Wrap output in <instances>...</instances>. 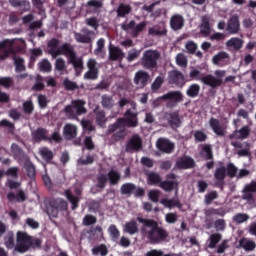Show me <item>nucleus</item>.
I'll use <instances>...</instances> for the list:
<instances>
[{
	"label": "nucleus",
	"instance_id": "3",
	"mask_svg": "<svg viewBox=\"0 0 256 256\" xmlns=\"http://www.w3.org/2000/svg\"><path fill=\"white\" fill-rule=\"evenodd\" d=\"M59 43H61V41L57 38H52L47 42L48 54L51 55L52 59H57L59 55H64L70 60L71 57L77 55V52H75V48L71 43L66 42L61 46H59Z\"/></svg>",
	"mask_w": 256,
	"mask_h": 256
},
{
	"label": "nucleus",
	"instance_id": "40",
	"mask_svg": "<svg viewBox=\"0 0 256 256\" xmlns=\"http://www.w3.org/2000/svg\"><path fill=\"white\" fill-rule=\"evenodd\" d=\"M39 155L42 157L43 161L46 163H51L55 157V153L47 147H42L39 149Z\"/></svg>",
	"mask_w": 256,
	"mask_h": 256
},
{
	"label": "nucleus",
	"instance_id": "55",
	"mask_svg": "<svg viewBox=\"0 0 256 256\" xmlns=\"http://www.w3.org/2000/svg\"><path fill=\"white\" fill-rule=\"evenodd\" d=\"M135 191V184L133 183H124L120 188L121 195H133Z\"/></svg>",
	"mask_w": 256,
	"mask_h": 256
},
{
	"label": "nucleus",
	"instance_id": "42",
	"mask_svg": "<svg viewBox=\"0 0 256 256\" xmlns=\"http://www.w3.org/2000/svg\"><path fill=\"white\" fill-rule=\"evenodd\" d=\"M200 155L204 161H213V148L211 147V145H203Z\"/></svg>",
	"mask_w": 256,
	"mask_h": 256
},
{
	"label": "nucleus",
	"instance_id": "36",
	"mask_svg": "<svg viewBox=\"0 0 256 256\" xmlns=\"http://www.w3.org/2000/svg\"><path fill=\"white\" fill-rule=\"evenodd\" d=\"M160 189L165 191L166 193H171L173 189H179V182L177 181H171V180H162L159 185Z\"/></svg>",
	"mask_w": 256,
	"mask_h": 256
},
{
	"label": "nucleus",
	"instance_id": "28",
	"mask_svg": "<svg viewBox=\"0 0 256 256\" xmlns=\"http://www.w3.org/2000/svg\"><path fill=\"white\" fill-rule=\"evenodd\" d=\"M11 7L20 9L21 13H27L31 11V2L27 0H9Z\"/></svg>",
	"mask_w": 256,
	"mask_h": 256
},
{
	"label": "nucleus",
	"instance_id": "52",
	"mask_svg": "<svg viewBox=\"0 0 256 256\" xmlns=\"http://www.w3.org/2000/svg\"><path fill=\"white\" fill-rule=\"evenodd\" d=\"M108 233L112 241H117L121 237V231H119V228L115 224L109 226Z\"/></svg>",
	"mask_w": 256,
	"mask_h": 256
},
{
	"label": "nucleus",
	"instance_id": "43",
	"mask_svg": "<svg viewBox=\"0 0 256 256\" xmlns=\"http://www.w3.org/2000/svg\"><path fill=\"white\" fill-rule=\"evenodd\" d=\"M101 105L103 109H113L115 107V100H113V96L103 94L101 96Z\"/></svg>",
	"mask_w": 256,
	"mask_h": 256
},
{
	"label": "nucleus",
	"instance_id": "11",
	"mask_svg": "<svg viewBox=\"0 0 256 256\" xmlns=\"http://www.w3.org/2000/svg\"><path fill=\"white\" fill-rule=\"evenodd\" d=\"M93 37H95V31L88 28H82L81 32L74 33V39L76 43H82L83 45H91L93 43Z\"/></svg>",
	"mask_w": 256,
	"mask_h": 256
},
{
	"label": "nucleus",
	"instance_id": "9",
	"mask_svg": "<svg viewBox=\"0 0 256 256\" xmlns=\"http://www.w3.org/2000/svg\"><path fill=\"white\" fill-rule=\"evenodd\" d=\"M184 99L183 92L176 90V91H169L168 93L159 96L156 100L157 101H168L166 103V107L168 109H173V107H177L179 103H182Z\"/></svg>",
	"mask_w": 256,
	"mask_h": 256
},
{
	"label": "nucleus",
	"instance_id": "30",
	"mask_svg": "<svg viewBox=\"0 0 256 256\" xmlns=\"http://www.w3.org/2000/svg\"><path fill=\"white\" fill-rule=\"evenodd\" d=\"M64 195L71 204V210L76 211V209H79V203L81 202V198L79 196H75L71 189L64 190Z\"/></svg>",
	"mask_w": 256,
	"mask_h": 256
},
{
	"label": "nucleus",
	"instance_id": "62",
	"mask_svg": "<svg viewBox=\"0 0 256 256\" xmlns=\"http://www.w3.org/2000/svg\"><path fill=\"white\" fill-rule=\"evenodd\" d=\"M14 85L15 82L13 81V77H0V87L11 89Z\"/></svg>",
	"mask_w": 256,
	"mask_h": 256
},
{
	"label": "nucleus",
	"instance_id": "7",
	"mask_svg": "<svg viewBox=\"0 0 256 256\" xmlns=\"http://www.w3.org/2000/svg\"><path fill=\"white\" fill-rule=\"evenodd\" d=\"M131 108L124 112V117L119 118V121L126 125V127L135 128L139 127V112L137 111V103L131 102Z\"/></svg>",
	"mask_w": 256,
	"mask_h": 256
},
{
	"label": "nucleus",
	"instance_id": "48",
	"mask_svg": "<svg viewBox=\"0 0 256 256\" xmlns=\"http://www.w3.org/2000/svg\"><path fill=\"white\" fill-rule=\"evenodd\" d=\"M108 253H109V249L105 244H100L92 248V255L107 256Z\"/></svg>",
	"mask_w": 256,
	"mask_h": 256
},
{
	"label": "nucleus",
	"instance_id": "35",
	"mask_svg": "<svg viewBox=\"0 0 256 256\" xmlns=\"http://www.w3.org/2000/svg\"><path fill=\"white\" fill-rule=\"evenodd\" d=\"M223 235L221 233H214L209 236L206 241V246L208 249H215L219 243H221Z\"/></svg>",
	"mask_w": 256,
	"mask_h": 256
},
{
	"label": "nucleus",
	"instance_id": "37",
	"mask_svg": "<svg viewBox=\"0 0 256 256\" xmlns=\"http://www.w3.org/2000/svg\"><path fill=\"white\" fill-rule=\"evenodd\" d=\"M7 199L10 201V203H13V201H17V203H21L23 201H27V196L25 195V191L19 190L18 193L9 192L7 194Z\"/></svg>",
	"mask_w": 256,
	"mask_h": 256
},
{
	"label": "nucleus",
	"instance_id": "22",
	"mask_svg": "<svg viewBox=\"0 0 256 256\" xmlns=\"http://www.w3.org/2000/svg\"><path fill=\"white\" fill-rule=\"evenodd\" d=\"M226 31L230 33V35H237V33L241 31V23L239 22L238 15H233L229 18Z\"/></svg>",
	"mask_w": 256,
	"mask_h": 256
},
{
	"label": "nucleus",
	"instance_id": "56",
	"mask_svg": "<svg viewBox=\"0 0 256 256\" xmlns=\"http://www.w3.org/2000/svg\"><path fill=\"white\" fill-rule=\"evenodd\" d=\"M238 135V139H247L251 135V128L249 126H244L240 130L234 131V135Z\"/></svg>",
	"mask_w": 256,
	"mask_h": 256
},
{
	"label": "nucleus",
	"instance_id": "29",
	"mask_svg": "<svg viewBox=\"0 0 256 256\" xmlns=\"http://www.w3.org/2000/svg\"><path fill=\"white\" fill-rule=\"evenodd\" d=\"M63 135L66 141H71L77 137V126L71 123H67L63 127Z\"/></svg>",
	"mask_w": 256,
	"mask_h": 256
},
{
	"label": "nucleus",
	"instance_id": "20",
	"mask_svg": "<svg viewBox=\"0 0 256 256\" xmlns=\"http://www.w3.org/2000/svg\"><path fill=\"white\" fill-rule=\"evenodd\" d=\"M156 147L159 149V151L168 155L175 151V144L170 142L167 138H159L156 143Z\"/></svg>",
	"mask_w": 256,
	"mask_h": 256
},
{
	"label": "nucleus",
	"instance_id": "44",
	"mask_svg": "<svg viewBox=\"0 0 256 256\" xmlns=\"http://www.w3.org/2000/svg\"><path fill=\"white\" fill-rule=\"evenodd\" d=\"M24 168L26 169L27 177H29V179H35L37 170L35 168V164H33L31 160H26L24 162Z\"/></svg>",
	"mask_w": 256,
	"mask_h": 256
},
{
	"label": "nucleus",
	"instance_id": "53",
	"mask_svg": "<svg viewBox=\"0 0 256 256\" xmlns=\"http://www.w3.org/2000/svg\"><path fill=\"white\" fill-rule=\"evenodd\" d=\"M200 27H201V33H204L206 35H209V33H211V24H210L209 16L202 17V22Z\"/></svg>",
	"mask_w": 256,
	"mask_h": 256
},
{
	"label": "nucleus",
	"instance_id": "8",
	"mask_svg": "<svg viewBox=\"0 0 256 256\" xmlns=\"http://www.w3.org/2000/svg\"><path fill=\"white\" fill-rule=\"evenodd\" d=\"M161 59V53L157 50H146L143 52L142 58H141V65L144 69H147L148 71H154V69H157V61Z\"/></svg>",
	"mask_w": 256,
	"mask_h": 256
},
{
	"label": "nucleus",
	"instance_id": "50",
	"mask_svg": "<svg viewBox=\"0 0 256 256\" xmlns=\"http://www.w3.org/2000/svg\"><path fill=\"white\" fill-rule=\"evenodd\" d=\"M45 89V78L41 75L36 76V82L32 86V91H43Z\"/></svg>",
	"mask_w": 256,
	"mask_h": 256
},
{
	"label": "nucleus",
	"instance_id": "54",
	"mask_svg": "<svg viewBox=\"0 0 256 256\" xmlns=\"http://www.w3.org/2000/svg\"><path fill=\"white\" fill-rule=\"evenodd\" d=\"M215 199H219V193L216 190L209 191L204 196V204L211 205Z\"/></svg>",
	"mask_w": 256,
	"mask_h": 256
},
{
	"label": "nucleus",
	"instance_id": "45",
	"mask_svg": "<svg viewBox=\"0 0 256 256\" xmlns=\"http://www.w3.org/2000/svg\"><path fill=\"white\" fill-rule=\"evenodd\" d=\"M201 91V86L199 84H191L186 90L187 97L191 99H195V97H199V93Z\"/></svg>",
	"mask_w": 256,
	"mask_h": 256
},
{
	"label": "nucleus",
	"instance_id": "2",
	"mask_svg": "<svg viewBox=\"0 0 256 256\" xmlns=\"http://www.w3.org/2000/svg\"><path fill=\"white\" fill-rule=\"evenodd\" d=\"M4 245L6 249H14L16 253H27L31 246L33 245V241L31 240V236L24 231H18L16 233V244H15V232L8 231L4 236Z\"/></svg>",
	"mask_w": 256,
	"mask_h": 256
},
{
	"label": "nucleus",
	"instance_id": "46",
	"mask_svg": "<svg viewBox=\"0 0 256 256\" xmlns=\"http://www.w3.org/2000/svg\"><path fill=\"white\" fill-rule=\"evenodd\" d=\"M204 215L206 217H213V215H217L218 217H225L226 212L223 208H208L204 211Z\"/></svg>",
	"mask_w": 256,
	"mask_h": 256
},
{
	"label": "nucleus",
	"instance_id": "34",
	"mask_svg": "<svg viewBox=\"0 0 256 256\" xmlns=\"http://www.w3.org/2000/svg\"><path fill=\"white\" fill-rule=\"evenodd\" d=\"M168 124L170 125L171 129H179V127H181L179 111L168 113Z\"/></svg>",
	"mask_w": 256,
	"mask_h": 256
},
{
	"label": "nucleus",
	"instance_id": "10",
	"mask_svg": "<svg viewBox=\"0 0 256 256\" xmlns=\"http://www.w3.org/2000/svg\"><path fill=\"white\" fill-rule=\"evenodd\" d=\"M146 27H147V23L145 21L137 24L135 20H132L128 24L127 23L121 24V30L131 31V37H133V39H137V37H139V35H141L143 31H145Z\"/></svg>",
	"mask_w": 256,
	"mask_h": 256
},
{
	"label": "nucleus",
	"instance_id": "63",
	"mask_svg": "<svg viewBox=\"0 0 256 256\" xmlns=\"http://www.w3.org/2000/svg\"><path fill=\"white\" fill-rule=\"evenodd\" d=\"M63 87L66 91H76V89H79V85H77L76 82L69 80V78L64 79Z\"/></svg>",
	"mask_w": 256,
	"mask_h": 256
},
{
	"label": "nucleus",
	"instance_id": "64",
	"mask_svg": "<svg viewBox=\"0 0 256 256\" xmlns=\"http://www.w3.org/2000/svg\"><path fill=\"white\" fill-rule=\"evenodd\" d=\"M32 5L37 9L38 15H45V7H43L44 2L42 0H32Z\"/></svg>",
	"mask_w": 256,
	"mask_h": 256
},
{
	"label": "nucleus",
	"instance_id": "58",
	"mask_svg": "<svg viewBox=\"0 0 256 256\" xmlns=\"http://www.w3.org/2000/svg\"><path fill=\"white\" fill-rule=\"evenodd\" d=\"M125 137H127V131L125 130V128H122L111 136L110 141L111 143H117L121 141V139H125Z\"/></svg>",
	"mask_w": 256,
	"mask_h": 256
},
{
	"label": "nucleus",
	"instance_id": "16",
	"mask_svg": "<svg viewBox=\"0 0 256 256\" xmlns=\"http://www.w3.org/2000/svg\"><path fill=\"white\" fill-rule=\"evenodd\" d=\"M143 149V140L138 134H134L126 144V153H135Z\"/></svg>",
	"mask_w": 256,
	"mask_h": 256
},
{
	"label": "nucleus",
	"instance_id": "25",
	"mask_svg": "<svg viewBox=\"0 0 256 256\" xmlns=\"http://www.w3.org/2000/svg\"><path fill=\"white\" fill-rule=\"evenodd\" d=\"M49 130L39 127L32 131V139L34 143H41V141H47L49 139Z\"/></svg>",
	"mask_w": 256,
	"mask_h": 256
},
{
	"label": "nucleus",
	"instance_id": "41",
	"mask_svg": "<svg viewBox=\"0 0 256 256\" xmlns=\"http://www.w3.org/2000/svg\"><path fill=\"white\" fill-rule=\"evenodd\" d=\"M124 233H128V235H136L139 233V226L137 221L131 220L124 225Z\"/></svg>",
	"mask_w": 256,
	"mask_h": 256
},
{
	"label": "nucleus",
	"instance_id": "19",
	"mask_svg": "<svg viewBox=\"0 0 256 256\" xmlns=\"http://www.w3.org/2000/svg\"><path fill=\"white\" fill-rule=\"evenodd\" d=\"M108 51L109 61H118V63H121L123 59H125V52H123V49L119 48L118 46L110 45Z\"/></svg>",
	"mask_w": 256,
	"mask_h": 256
},
{
	"label": "nucleus",
	"instance_id": "24",
	"mask_svg": "<svg viewBox=\"0 0 256 256\" xmlns=\"http://www.w3.org/2000/svg\"><path fill=\"white\" fill-rule=\"evenodd\" d=\"M185 27V18L181 14H174L170 18V28L172 31H181Z\"/></svg>",
	"mask_w": 256,
	"mask_h": 256
},
{
	"label": "nucleus",
	"instance_id": "17",
	"mask_svg": "<svg viewBox=\"0 0 256 256\" xmlns=\"http://www.w3.org/2000/svg\"><path fill=\"white\" fill-rule=\"evenodd\" d=\"M254 193H256V181H252L245 185L242 190V199L248 201V203H253L255 201Z\"/></svg>",
	"mask_w": 256,
	"mask_h": 256
},
{
	"label": "nucleus",
	"instance_id": "47",
	"mask_svg": "<svg viewBox=\"0 0 256 256\" xmlns=\"http://www.w3.org/2000/svg\"><path fill=\"white\" fill-rule=\"evenodd\" d=\"M110 185H117L121 181V173L117 170H110L107 174Z\"/></svg>",
	"mask_w": 256,
	"mask_h": 256
},
{
	"label": "nucleus",
	"instance_id": "60",
	"mask_svg": "<svg viewBox=\"0 0 256 256\" xmlns=\"http://www.w3.org/2000/svg\"><path fill=\"white\" fill-rule=\"evenodd\" d=\"M238 171H239V169L237 168V166H235V164H233V163L227 164L226 175H228V177H230V179H234V177H237Z\"/></svg>",
	"mask_w": 256,
	"mask_h": 256
},
{
	"label": "nucleus",
	"instance_id": "23",
	"mask_svg": "<svg viewBox=\"0 0 256 256\" xmlns=\"http://www.w3.org/2000/svg\"><path fill=\"white\" fill-rule=\"evenodd\" d=\"M93 113L95 115V123L98 127L102 129L107 125V115L105 114V110L101 109V106H95Z\"/></svg>",
	"mask_w": 256,
	"mask_h": 256
},
{
	"label": "nucleus",
	"instance_id": "27",
	"mask_svg": "<svg viewBox=\"0 0 256 256\" xmlns=\"http://www.w3.org/2000/svg\"><path fill=\"white\" fill-rule=\"evenodd\" d=\"M209 125L215 135H217L218 137H225V128L221 126V122L219 121V119L211 117L209 120Z\"/></svg>",
	"mask_w": 256,
	"mask_h": 256
},
{
	"label": "nucleus",
	"instance_id": "21",
	"mask_svg": "<svg viewBox=\"0 0 256 256\" xmlns=\"http://www.w3.org/2000/svg\"><path fill=\"white\" fill-rule=\"evenodd\" d=\"M168 79L171 85H176L177 87H183L185 85V76L179 70L169 72Z\"/></svg>",
	"mask_w": 256,
	"mask_h": 256
},
{
	"label": "nucleus",
	"instance_id": "59",
	"mask_svg": "<svg viewBox=\"0 0 256 256\" xmlns=\"http://www.w3.org/2000/svg\"><path fill=\"white\" fill-rule=\"evenodd\" d=\"M189 61L187 60V56L183 53H178L176 55V65L178 67H182L183 69L187 68Z\"/></svg>",
	"mask_w": 256,
	"mask_h": 256
},
{
	"label": "nucleus",
	"instance_id": "32",
	"mask_svg": "<svg viewBox=\"0 0 256 256\" xmlns=\"http://www.w3.org/2000/svg\"><path fill=\"white\" fill-rule=\"evenodd\" d=\"M177 169H193L195 167V160L189 156L181 157L176 161Z\"/></svg>",
	"mask_w": 256,
	"mask_h": 256
},
{
	"label": "nucleus",
	"instance_id": "49",
	"mask_svg": "<svg viewBox=\"0 0 256 256\" xmlns=\"http://www.w3.org/2000/svg\"><path fill=\"white\" fill-rule=\"evenodd\" d=\"M11 153L14 156V159H23L25 157V152L17 143L11 145Z\"/></svg>",
	"mask_w": 256,
	"mask_h": 256
},
{
	"label": "nucleus",
	"instance_id": "39",
	"mask_svg": "<svg viewBox=\"0 0 256 256\" xmlns=\"http://www.w3.org/2000/svg\"><path fill=\"white\" fill-rule=\"evenodd\" d=\"M131 11H133V7H131V5L129 4H125V3H121L119 4L116 13H117V17L119 18H125L127 15H129L131 13Z\"/></svg>",
	"mask_w": 256,
	"mask_h": 256
},
{
	"label": "nucleus",
	"instance_id": "6",
	"mask_svg": "<svg viewBox=\"0 0 256 256\" xmlns=\"http://www.w3.org/2000/svg\"><path fill=\"white\" fill-rule=\"evenodd\" d=\"M69 203L63 198H51L46 204V211L50 217H58L59 211H67Z\"/></svg>",
	"mask_w": 256,
	"mask_h": 256
},
{
	"label": "nucleus",
	"instance_id": "26",
	"mask_svg": "<svg viewBox=\"0 0 256 256\" xmlns=\"http://www.w3.org/2000/svg\"><path fill=\"white\" fill-rule=\"evenodd\" d=\"M68 63L74 67L76 77H79L83 73V58H79L77 54H74L68 60Z\"/></svg>",
	"mask_w": 256,
	"mask_h": 256
},
{
	"label": "nucleus",
	"instance_id": "1",
	"mask_svg": "<svg viewBox=\"0 0 256 256\" xmlns=\"http://www.w3.org/2000/svg\"><path fill=\"white\" fill-rule=\"evenodd\" d=\"M138 223H142L140 233L142 237L148 239L152 245H159L169 239V232L167 229L159 226V222L153 219L143 218L138 216L136 218Z\"/></svg>",
	"mask_w": 256,
	"mask_h": 256
},
{
	"label": "nucleus",
	"instance_id": "31",
	"mask_svg": "<svg viewBox=\"0 0 256 256\" xmlns=\"http://www.w3.org/2000/svg\"><path fill=\"white\" fill-rule=\"evenodd\" d=\"M243 43H245L243 39L232 37L226 42V48L228 51H231L232 49L233 51H241V49H243Z\"/></svg>",
	"mask_w": 256,
	"mask_h": 256
},
{
	"label": "nucleus",
	"instance_id": "14",
	"mask_svg": "<svg viewBox=\"0 0 256 256\" xmlns=\"http://www.w3.org/2000/svg\"><path fill=\"white\" fill-rule=\"evenodd\" d=\"M13 45H15V40L13 39H4L0 42V61H5L14 53Z\"/></svg>",
	"mask_w": 256,
	"mask_h": 256
},
{
	"label": "nucleus",
	"instance_id": "15",
	"mask_svg": "<svg viewBox=\"0 0 256 256\" xmlns=\"http://www.w3.org/2000/svg\"><path fill=\"white\" fill-rule=\"evenodd\" d=\"M227 177V167L220 166L217 167L214 171V187H217L218 189L223 190L225 187V178Z\"/></svg>",
	"mask_w": 256,
	"mask_h": 256
},
{
	"label": "nucleus",
	"instance_id": "13",
	"mask_svg": "<svg viewBox=\"0 0 256 256\" xmlns=\"http://www.w3.org/2000/svg\"><path fill=\"white\" fill-rule=\"evenodd\" d=\"M133 81L138 89H145L149 85V81H151V75L145 70H139L135 73Z\"/></svg>",
	"mask_w": 256,
	"mask_h": 256
},
{
	"label": "nucleus",
	"instance_id": "12",
	"mask_svg": "<svg viewBox=\"0 0 256 256\" xmlns=\"http://www.w3.org/2000/svg\"><path fill=\"white\" fill-rule=\"evenodd\" d=\"M88 71L84 74L86 81H97L99 79V67H97V60L90 58L87 61Z\"/></svg>",
	"mask_w": 256,
	"mask_h": 256
},
{
	"label": "nucleus",
	"instance_id": "51",
	"mask_svg": "<svg viewBox=\"0 0 256 256\" xmlns=\"http://www.w3.org/2000/svg\"><path fill=\"white\" fill-rule=\"evenodd\" d=\"M14 65H15V71L16 73H21L27 69L25 67V59L17 56H13Z\"/></svg>",
	"mask_w": 256,
	"mask_h": 256
},
{
	"label": "nucleus",
	"instance_id": "18",
	"mask_svg": "<svg viewBox=\"0 0 256 256\" xmlns=\"http://www.w3.org/2000/svg\"><path fill=\"white\" fill-rule=\"evenodd\" d=\"M212 63L218 67H226L231 63V56L225 51H220L212 57Z\"/></svg>",
	"mask_w": 256,
	"mask_h": 256
},
{
	"label": "nucleus",
	"instance_id": "61",
	"mask_svg": "<svg viewBox=\"0 0 256 256\" xmlns=\"http://www.w3.org/2000/svg\"><path fill=\"white\" fill-rule=\"evenodd\" d=\"M67 69V65L65 64V60L63 58H58L55 61V71H58L60 75H63L65 70Z\"/></svg>",
	"mask_w": 256,
	"mask_h": 256
},
{
	"label": "nucleus",
	"instance_id": "4",
	"mask_svg": "<svg viewBox=\"0 0 256 256\" xmlns=\"http://www.w3.org/2000/svg\"><path fill=\"white\" fill-rule=\"evenodd\" d=\"M85 105H87V102L85 100H72L71 104L66 105L64 108V113L67 119L75 120L80 115H86L87 108H85Z\"/></svg>",
	"mask_w": 256,
	"mask_h": 256
},
{
	"label": "nucleus",
	"instance_id": "38",
	"mask_svg": "<svg viewBox=\"0 0 256 256\" xmlns=\"http://www.w3.org/2000/svg\"><path fill=\"white\" fill-rule=\"evenodd\" d=\"M146 177L148 185H156L159 187V185H161V181H163L161 175L157 172H147Z\"/></svg>",
	"mask_w": 256,
	"mask_h": 256
},
{
	"label": "nucleus",
	"instance_id": "33",
	"mask_svg": "<svg viewBox=\"0 0 256 256\" xmlns=\"http://www.w3.org/2000/svg\"><path fill=\"white\" fill-rule=\"evenodd\" d=\"M238 245L240 249H244L246 252L255 251L256 249L255 241L245 237L239 240Z\"/></svg>",
	"mask_w": 256,
	"mask_h": 256
},
{
	"label": "nucleus",
	"instance_id": "57",
	"mask_svg": "<svg viewBox=\"0 0 256 256\" xmlns=\"http://www.w3.org/2000/svg\"><path fill=\"white\" fill-rule=\"evenodd\" d=\"M163 83H165V79H163L161 76H157L151 84L152 93H157V91L163 87Z\"/></svg>",
	"mask_w": 256,
	"mask_h": 256
},
{
	"label": "nucleus",
	"instance_id": "5",
	"mask_svg": "<svg viewBox=\"0 0 256 256\" xmlns=\"http://www.w3.org/2000/svg\"><path fill=\"white\" fill-rule=\"evenodd\" d=\"M189 77L192 81H201L203 85L211 87V89H217V87H221V85H223V79L216 78L213 74H207L201 77V72L198 69H193L189 73Z\"/></svg>",
	"mask_w": 256,
	"mask_h": 256
}]
</instances>
